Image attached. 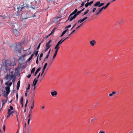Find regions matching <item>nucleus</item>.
I'll list each match as a JSON object with an SVG mask.
<instances>
[{
	"label": "nucleus",
	"instance_id": "nucleus-1",
	"mask_svg": "<svg viewBox=\"0 0 133 133\" xmlns=\"http://www.w3.org/2000/svg\"><path fill=\"white\" fill-rule=\"evenodd\" d=\"M16 65L14 61H11L8 60H3L2 61L1 68L5 70L4 71L5 73L9 72L11 69L9 67V65L14 66Z\"/></svg>",
	"mask_w": 133,
	"mask_h": 133
},
{
	"label": "nucleus",
	"instance_id": "nucleus-2",
	"mask_svg": "<svg viewBox=\"0 0 133 133\" xmlns=\"http://www.w3.org/2000/svg\"><path fill=\"white\" fill-rule=\"evenodd\" d=\"M77 11V9H76L75 10L71 13L68 18V20L70 22L71 21L76 17V16L75 14Z\"/></svg>",
	"mask_w": 133,
	"mask_h": 133
},
{
	"label": "nucleus",
	"instance_id": "nucleus-3",
	"mask_svg": "<svg viewBox=\"0 0 133 133\" xmlns=\"http://www.w3.org/2000/svg\"><path fill=\"white\" fill-rule=\"evenodd\" d=\"M31 5H30V8H32L34 9H36L38 7L39 5L37 1H35L31 2Z\"/></svg>",
	"mask_w": 133,
	"mask_h": 133
},
{
	"label": "nucleus",
	"instance_id": "nucleus-4",
	"mask_svg": "<svg viewBox=\"0 0 133 133\" xmlns=\"http://www.w3.org/2000/svg\"><path fill=\"white\" fill-rule=\"evenodd\" d=\"M22 47L21 44L20 43L17 45L15 47V52L21 53Z\"/></svg>",
	"mask_w": 133,
	"mask_h": 133
},
{
	"label": "nucleus",
	"instance_id": "nucleus-5",
	"mask_svg": "<svg viewBox=\"0 0 133 133\" xmlns=\"http://www.w3.org/2000/svg\"><path fill=\"white\" fill-rule=\"evenodd\" d=\"M13 75H10V74H8L7 73L6 75L4 77V79L6 80H8L9 81H10L11 80L12 78V76Z\"/></svg>",
	"mask_w": 133,
	"mask_h": 133
},
{
	"label": "nucleus",
	"instance_id": "nucleus-6",
	"mask_svg": "<svg viewBox=\"0 0 133 133\" xmlns=\"http://www.w3.org/2000/svg\"><path fill=\"white\" fill-rule=\"evenodd\" d=\"M23 1V4L22 6L23 7L25 8L26 7L28 9L30 8V5H29L28 3V1H25L24 0H22Z\"/></svg>",
	"mask_w": 133,
	"mask_h": 133
},
{
	"label": "nucleus",
	"instance_id": "nucleus-7",
	"mask_svg": "<svg viewBox=\"0 0 133 133\" xmlns=\"http://www.w3.org/2000/svg\"><path fill=\"white\" fill-rule=\"evenodd\" d=\"M15 111H10V110H8L7 112L8 115L6 118H9L11 114H12V116H13L12 114L14 113Z\"/></svg>",
	"mask_w": 133,
	"mask_h": 133
},
{
	"label": "nucleus",
	"instance_id": "nucleus-8",
	"mask_svg": "<svg viewBox=\"0 0 133 133\" xmlns=\"http://www.w3.org/2000/svg\"><path fill=\"white\" fill-rule=\"evenodd\" d=\"M13 31L15 36H19L20 34L19 32V31L17 30L16 29H14Z\"/></svg>",
	"mask_w": 133,
	"mask_h": 133
},
{
	"label": "nucleus",
	"instance_id": "nucleus-9",
	"mask_svg": "<svg viewBox=\"0 0 133 133\" xmlns=\"http://www.w3.org/2000/svg\"><path fill=\"white\" fill-rule=\"evenodd\" d=\"M38 79H37L36 78H35L34 79V80L32 85L33 86H34V90L35 89V86L37 83V82L38 81Z\"/></svg>",
	"mask_w": 133,
	"mask_h": 133
},
{
	"label": "nucleus",
	"instance_id": "nucleus-10",
	"mask_svg": "<svg viewBox=\"0 0 133 133\" xmlns=\"http://www.w3.org/2000/svg\"><path fill=\"white\" fill-rule=\"evenodd\" d=\"M90 44L92 46H94L96 44V41L94 39H92L90 42Z\"/></svg>",
	"mask_w": 133,
	"mask_h": 133
},
{
	"label": "nucleus",
	"instance_id": "nucleus-11",
	"mask_svg": "<svg viewBox=\"0 0 133 133\" xmlns=\"http://www.w3.org/2000/svg\"><path fill=\"white\" fill-rule=\"evenodd\" d=\"M87 18V17H85L83 18L82 19H80L79 20H78V23H81L83 22V21H84Z\"/></svg>",
	"mask_w": 133,
	"mask_h": 133
},
{
	"label": "nucleus",
	"instance_id": "nucleus-12",
	"mask_svg": "<svg viewBox=\"0 0 133 133\" xmlns=\"http://www.w3.org/2000/svg\"><path fill=\"white\" fill-rule=\"evenodd\" d=\"M51 95L53 97L56 96L57 94V92L56 91L52 92H51Z\"/></svg>",
	"mask_w": 133,
	"mask_h": 133
},
{
	"label": "nucleus",
	"instance_id": "nucleus-13",
	"mask_svg": "<svg viewBox=\"0 0 133 133\" xmlns=\"http://www.w3.org/2000/svg\"><path fill=\"white\" fill-rule=\"evenodd\" d=\"M28 125H29L30 121L31 119L32 118L31 117V115L30 114H29L28 116Z\"/></svg>",
	"mask_w": 133,
	"mask_h": 133
},
{
	"label": "nucleus",
	"instance_id": "nucleus-14",
	"mask_svg": "<svg viewBox=\"0 0 133 133\" xmlns=\"http://www.w3.org/2000/svg\"><path fill=\"white\" fill-rule=\"evenodd\" d=\"M12 76V81L13 83H14L16 79L17 75L15 74L13 76Z\"/></svg>",
	"mask_w": 133,
	"mask_h": 133
},
{
	"label": "nucleus",
	"instance_id": "nucleus-15",
	"mask_svg": "<svg viewBox=\"0 0 133 133\" xmlns=\"http://www.w3.org/2000/svg\"><path fill=\"white\" fill-rule=\"evenodd\" d=\"M24 8L23 7V6H22L21 7L19 6L17 8V9L18 10V12H20V11L22 10Z\"/></svg>",
	"mask_w": 133,
	"mask_h": 133
},
{
	"label": "nucleus",
	"instance_id": "nucleus-16",
	"mask_svg": "<svg viewBox=\"0 0 133 133\" xmlns=\"http://www.w3.org/2000/svg\"><path fill=\"white\" fill-rule=\"evenodd\" d=\"M5 89L7 93H9L10 90V87H9L7 86L5 88Z\"/></svg>",
	"mask_w": 133,
	"mask_h": 133
},
{
	"label": "nucleus",
	"instance_id": "nucleus-17",
	"mask_svg": "<svg viewBox=\"0 0 133 133\" xmlns=\"http://www.w3.org/2000/svg\"><path fill=\"white\" fill-rule=\"evenodd\" d=\"M55 54H54V58L55 57H56V56L57 54V52H58V51L59 50V49L56 48H55Z\"/></svg>",
	"mask_w": 133,
	"mask_h": 133
},
{
	"label": "nucleus",
	"instance_id": "nucleus-18",
	"mask_svg": "<svg viewBox=\"0 0 133 133\" xmlns=\"http://www.w3.org/2000/svg\"><path fill=\"white\" fill-rule=\"evenodd\" d=\"M123 18H121L119 21H118L117 23H118L119 25H120L123 22Z\"/></svg>",
	"mask_w": 133,
	"mask_h": 133
},
{
	"label": "nucleus",
	"instance_id": "nucleus-19",
	"mask_svg": "<svg viewBox=\"0 0 133 133\" xmlns=\"http://www.w3.org/2000/svg\"><path fill=\"white\" fill-rule=\"evenodd\" d=\"M20 81H18L17 83V90H18L19 89V87H20Z\"/></svg>",
	"mask_w": 133,
	"mask_h": 133
},
{
	"label": "nucleus",
	"instance_id": "nucleus-20",
	"mask_svg": "<svg viewBox=\"0 0 133 133\" xmlns=\"http://www.w3.org/2000/svg\"><path fill=\"white\" fill-rule=\"evenodd\" d=\"M41 69V67H39L38 68V69L35 72V73L34 76H36L37 73Z\"/></svg>",
	"mask_w": 133,
	"mask_h": 133
},
{
	"label": "nucleus",
	"instance_id": "nucleus-21",
	"mask_svg": "<svg viewBox=\"0 0 133 133\" xmlns=\"http://www.w3.org/2000/svg\"><path fill=\"white\" fill-rule=\"evenodd\" d=\"M22 68V66L21 65V64L19 65L18 66L17 68H16L15 70L16 71H17L19 69H21Z\"/></svg>",
	"mask_w": 133,
	"mask_h": 133
},
{
	"label": "nucleus",
	"instance_id": "nucleus-22",
	"mask_svg": "<svg viewBox=\"0 0 133 133\" xmlns=\"http://www.w3.org/2000/svg\"><path fill=\"white\" fill-rule=\"evenodd\" d=\"M100 4V2L99 1L98 2H97L94 5V6H98L99 5V4Z\"/></svg>",
	"mask_w": 133,
	"mask_h": 133
},
{
	"label": "nucleus",
	"instance_id": "nucleus-23",
	"mask_svg": "<svg viewBox=\"0 0 133 133\" xmlns=\"http://www.w3.org/2000/svg\"><path fill=\"white\" fill-rule=\"evenodd\" d=\"M9 94V93H7V92L5 91L4 92V96L5 97H7Z\"/></svg>",
	"mask_w": 133,
	"mask_h": 133
},
{
	"label": "nucleus",
	"instance_id": "nucleus-24",
	"mask_svg": "<svg viewBox=\"0 0 133 133\" xmlns=\"http://www.w3.org/2000/svg\"><path fill=\"white\" fill-rule=\"evenodd\" d=\"M97 119L96 117H94V118H92L91 120V123H92L94 121Z\"/></svg>",
	"mask_w": 133,
	"mask_h": 133
},
{
	"label": "nucleus",
	"instance_id": "nucleus-25",
	"mask_svg": "<svg viewBox=\"0 0 133 133\" xmlns=\"http://www.w3.org/2000/svg\"><path fill=\"white\" fill-rule=\"evenodd\" d=\"M35 68L34 67L31 70V74L34 73L35 70Z\"/></svg>",
	"mask_w": 133,
	"mask_h": 133
},
{
	"label": "nucleus",
	"instance_id": "nucleus-26",
	"mask_svg": "<svg viewBox=\"0 0 133 133\" xmlns=\"http://www.w3.org/2000/svg\"><path fill=\"white\" fill-rule=\"evenodd\" d=\"M59 45H60V44L58 43L57 44H56V45L55 46V48L59 49Z\"/></svg>",
	"mask_w": 133,
	"mask_h": 133
},
{
	"label": "nucleus",
	"instance_id": "nucleus-27",
	"mask_svg": "<svg viewBox=\"0 0 133 133\" xmlns=\"http://www.w3.org/2000/svg\"><path fill=\"white\" fill-rule=\"evenodd\" d=\"M59 45H60V44L58 43L57 44H56V45L55 46V48L59 49Z\"/></svg>",
	"mask_w": 133,
	"mask_h": 133
},
{
	"label": "nucleus",
	"instance_id": "nucleus-28",
	"mask_svg": "<svg viewBox=\"0 0 133 133\" xmlns=\"http://www.w3.org/2000/svg\"><path fill=\"white\" fill-rule=\"evenodd\" d=\"M14 70L10 71V72L9 74H10V75H14L15 74L16 72L14 73V74H13L14 72Z\"/></svg>",
	"mask_w": 133,
	"mask_h": 133
},
{
	"label": "nucleus",
	"instance_id": "nucleus-29",
	"mask_svg": "<svg viewBox=\"0 0 133 133\" xmlns=\"http://www.w3.org/2000/svg\"><path fill=\"white\" fill-rule=\"evenodd\" d=\"M26 56V55H22L21 56H20L19 58V59H21L22 58H24Z\"/></svg>",
	"mask_w": 133,
	"mask_h": 133
},
{
	"label": "nucleus",
	"instance_id": "nucleus-30",
	"mask_svg": "<svg viewBox=\"0 0 133 133\" xmlns=\"http://www.w3.org/2000/svg\"><path fill=\"white\" fill-rule=\"evenodd\" d=\"M35 14H34L33 16H30V17H26L25 18H24V19H26L27 18H29L33 17H34L36 16V15H35Z\"/></svg>",
	"mask_w": 133,
	"mask_h": 133
},
{
	"label": "nucleus",
	"instance_id": "nucleus-31",
	"mask_svg": "<svg viewBox=\"0 0 133 133\" xmlns=\"http://www.w3.org/2000/svg\"><path fill=\"white\" fill-rule=\"evenodd\" d=\"M51 46V45L50 44H46V47L47 48H48V49H49V48Z\"/></svg>",
	"mask_w": 133,
	"mask_h": 133
},
{
	"label": "nucleus",
	"instance_id": "nucleus-32",
	"mask_svg": "<svg viewBox=\"0 0 133 133\" xmlns=\"http://www.w3.org/2000/svg\"><path fill=\"white\" fill-rule=\"evenodd\" d=\"M81 11H77L76 13H75V15H76V16H77V15H78L80 13H81Z\"/></svg>",
	"mask_w": 133,
	"mask_h": 133
},
{
	"label": "nucleus",
	"instance_id": "nucleus-33",
	"mask_svg": "<svg viewBox=\"0 0 133 133\" xmlns=\"http://www.w3.org/2000/svg\"><path fill=\"white\" fill-rule=\"evenodd\" d=\"M27 131L29 132H30L31 131V129L30 127H29L27 128Z\"/></svg>",
	"mask_w": 133,
	"mask_h": 133
},
{
	"label": "nucleus",
	"instance_id": "nucleus-34",
	"mask_svg": "<svg viewBox=\"0 0 133 133\" xmlns=\"http://www.w3.org/2000/svg\"><path fill=\"white\" fill-rule=\"evenodd\" d=\"M34 100L33 101L32 103V105L31 106V109H32L33 108V107L34 106Z\"/></svg>",
	"mask_w": 133,
	"mask_h": 133
},
{
	"label": "nucleus",
	"instance_id": "nucleus-35",
	"mask_svg": "<svg viewBox=\"0 0 133 133\" xmlns=\"http://www.w3.org/2000/svg\"><path fill=\"white\" fill-rule=\"evenodd\" d=\"M89 10H87L84 13V14L82 15V16H84L87 14L89 12Z\"/></svg>",
	"mask_w": 133,
	"mask_h": 133
},
{
	"label": "nucleus",
	"instance_id": "nucleus-36",
	"mask_svg": "<svg viewBox=\"0 0 133 133\" xmlns=\"http://www.w3.org/2000/svg\"><path fill=\"white\" fill-rule=\"evenodd\" d=\"M102 9H101L99 10V11L96 14V15H98V14H99L102 11Z\"/></svg>",
	"mask_w": 133,
	"mask_h": 133
},
{
	"label": "nucleus",
	"instance_id": "nucleus-37",
	"mask_svg": "<svg viewBox=\"0 0 133 133\" xmlns=\"http://www.w3.org/2000/svg\"><path fill=\"white\" fill-rule=\"evenodd\" d=\"M3 130L4 132L5 131V124H4L3 125Z\"/></svg>",
	"mask_w": 133,
	"mask_h": 133
},
{
	"label": "nucleus",
	"instance_id": "nucleus-38",
	"mask_svg": "<svg viewBox=\"0 0 133 133\" xmlns=\"http://www.w3.org/2000/svg\"><path fill=\"white\" fill-rule=\"evenodd\" d=\"M10 109H8V110H10V111H11L13 109V107H12L11 106H10Z\"/></svg>",
	"mask_w": 133,
	"mask_h": 133
},
{
	"label": "nucleus",
	"instance_id": "nucleus-39",
	"mask_svg": "<svg viewBox=\"0 0 133 133\" xmlns=\"http://www.w3.org/2000/svg\"><path fill=\"white\" fill-rule=\"evenodd\" d=\"M104 4L103 3H100V4H99V5L98 7H100L102 6H103L104 5Z\"/></svg>",
	"mask_w": 133,
	"mask_h": 133
},
{
	"label": "nucleus",
	"instance_id": "nucleus-40",
	"mask_svg": "<svg viewBox=\"0 0 133 133\" xmlns=\"http://www.w3.org/2000/svg\"><path fill=\"white\" fill-rule=\"evenodd\" d=\"M2 18L3 19H5L6 18H7V17H8L6 16H2ZM10 17V16H9L8 17Z\"/></svg>",
	"mask_w": 133,
	"mask_h": 133
},
{
	"label": "nucleus",
	"instance_id": "nucleus-41",
	"mask_svg": "<svg viewBox=\"0 0 133 133\" xmlns=\"http://www.w3.org/2000/svg\"><path fill=\"white\" fill-rule=\"evenodd\" d=\"M39 56V55H38L37 56V59H36V63L37 64H38V58Z\"/></svg>",
	"mask_w": 133,
	"mask_h": 133
},
{
	"label": "nucleus",
	"instance_id": "nucleus-42",
	"mask_svg": "<svg viewBox=\"0 0 133 133\" xmlns=\"http://www.w3.org/2000/svg\"><path fill=\"white\" fill-rule=\"evenodd\" d=\"M55 29V28L52 30L51 33L50 34H51V35L54 32Z\"/></svg>",
	"mask_w": 133,
	"mask_h": 133
},
{
	"label": "nucleus",
	"instance_id": "nucleus-43",
	"mask_svg": "<svg viewBox=\"0 0 133 133\" xmlns=\"http://www.w3.org/2000/svg\"><path fill=\"white\" fill-rule=\"evenodd\" d=\"M71 26V24L69 25L68 26H66L65 27V29H66V28L68 29V28H69Z\"/></svg>",
	"mask_w": 133,
	"mask_h": 133
},
{
	"label": "nucleus",
	"instance_id": "nucleus-44",
	"mask_svg": "<svg viewBox=\"0 0 133 133\" xmlns=\"http://www.w3.org/2000/svg\"><path fill=\"white\" fill-rule=\"evenodd\" d=\"M23 97H21V99L20 100V102L21 103H23Z\"/></svg>",
	"mask_w": 133,
	"mask_h": 133
},
{
	"label": "nucleus",
	"instance_id": "nucleus-45",
	"mask_svg": "<svg viewBox=\"0 0 133 133\" xmlns=\"http://www.w3.org/2000/svg\"><path fill=\"white\" fill-rule=\"evenodd\" d=\"M47 65V63H46L45 64L44 67H43V68L44 69H45L46 68V66Z\"/></svg>",
	"mask_w": 133,
	"mask_h": 133
},
{
	"label": "nucleus",
	"instance_id": "nucleus-46",
	"mask_svg": "<svg viewBox=\"0 0 133 133\" xmlns=\"http://www.w3.org/2000/svg\"><path fill=\"white\" fill-rule=\"evenodd\" d=\"M89 5L88 4V2H87L85 4V6L86 8H87Z\"/></svg>",
	"mask_w": 133,
	"mask_h": 133
},
{
	"label": "nucleus",
	"instance_id": "nucleus-47",
	"mask_svg": "<svg viewBox=\"0 0 133 133\" xmlns=\"http://www.w3.org/2000/svg\"><path fill=\"white\" fill-rule=\"evenodd\" d=\"M28 87L26 88L27 90H28L30 89V85L29 84H28Z\"/></svg>",
	"mask_w": 133,
	"mask_h": 133
},
{
	"label": "nucleus",
	"instance_id": "nucleus-48",
	"mask_svg": "<svg viewBox=\"0 0 133 133\" xmlns=\"http://www.w3.org/2000/svg\"><path fill=\"white\" fill-rule=\"evenodd\" d=\"M51 40H50L47 43H46V44H49L51 42Z\"/></svg>",
	"mask_w": 133,
	"mask_h": 133
},
{
	"label": "nucleus",
	"instance_id": "nucleus-49",
	"mask_svg": "<svg viewBox=\"0 0 133 133\" xmlns=\"http://www.w3.org/2000/svg\"><path fill=\"white\" fill-rule=\"evenodd\" d=\"M85 2H82V3L81 4V6H80V8H81V7L83 6H84V3H85Z\"/></svg>",
	"mask_w": 133,
	"mask_h": 133
},
{
	"label": "nucleus",
	"instance_id": "nucleus-50",
	"mask_svg": "<svg viewBox=\"0 0 133 133\" xmlns=\"http://www.w3.org/2000/svg\"><path fill=\"white\" fill-rule=\"evenodd\" d=\"M41 43H40L39 44L37 49H39V48L40 47V45H41Z\"/></svg>",
	"mask_w": 133,
	"mask_h": 133
},
{
	"label": "nucleus",
	"instance_id": "nucleus-51",
	"mask_svg": "<svg viewBox=\"0 0 133 133\" xmlns=\"http://www.w3.org/2000/svg\"><path fill=\"white\" fill-rule=\"evenodd\" d=\"M28 103V100L27 99L26 101V103H25V108H26V107Z\"/></svg>",
	"mask_w": 133,
	"mask_h": 133
},
{
	"label": "nucleus",
	"instance_id": "nucleus-52",
	"mask_svg": "<svg viewBox=\"0 0 133 133\" xmlns=\"http://www.w3.org/2000/svg\"><path fill=\"white\" fill-rule=\"evenodd\" d=\"M38 50L37 51H36L35 52V54L36 56H37V55H38Z\"/></svg>",
	"mask_w": 133,
	"mask_h": 133
},
{
	"label": "nucleus",
	"instance_id": "nucleus-53",
	"mask_svg": "<svg viewBox=\"0 0 133 133\" xmlns=\"http://www.w3.org/2000/svg\"><path fill=\"white\" fill-rule=\"evenodd\" d=\"M93 3V1H91L89 3L88 2V4L89 5H91L92 4V3Z\"/></svg>",
	"mask_w": 133,
	"mask_h": 133
},
{
	"label": "nucleus",
	"instance_id": "nucleus-54",
	"mask_svg": "<svg viewBox=\"0 0 133 133\" xmlns=\"http://www.w3.org/2000/svg\"><path fill=\"white\" fill-rule=\"evenodd\" d=\"M75 31V30H74L70 34H69V36H70L72 34V33H74Z\"/></svg>",
	"mask_w": 133,
	"mask_h": 133
},
{
	"label": "nucleus",
	"instance_id": "nucleus-55",
	"mask_svg": "<svg viewBox=\"0 0 133 133\" xmlns=\"http://www.w3.org/2000/svg\"><path fill=\"white\" fill-rule=\"evenodd\" d=\"M14 113L15 114L16 116L18 115V113L16 111H15Z\"/></svg>",
	"mask_w": 133,
	"mask_h": 133
},
{
	"label": "nucleus",
	"instance_id": "nucleus-56",
	"mask_svg": "<svg viewBox=\"0 0 133 133\" xmlns=\"http://www.w3.org/2000/svg\"><path fill=\"white\" fill-rule=\"evenodd\" d=\"M110 4V3L109 2L108 3H107L106 5L105 6L106 8H107Z\"/></svg>",
	"mask_w": 133,
	"mask_h": 133
},
{
	"label": "nucleus",
	"instance_id": "nucleus-57",
	"mask_svg": "<svg viewBox=\"0 0 133 133\" xmlns=\"http://www.w3.org/2000/svg\"><path fill=\"white\" fill-rule=\"evenodd\" d=\"M48 49H48V48H47L46 47H45V49L44 50V52H46V51H48Z\"/></svg>",
	"mask_w": 133,
	"mask_h": 133
},
{
	"label": "nucleus",
	"instance_id": "nucleus-58",
	"mask_svg": "<svg viewBox=\"0 0 133 133\" xmlns=\"http://www.w3.org/2000/svg\"><path fill=\"white\" fill-rule=\"evenodd\" d=\"M12 83L11 82L10 83L8 84V86L9 87H10L12 85Z\"/></svg>",
	"mask_w": 133,
	"mask_h": 133
},
{
	"label": "nucleus",
	"instance_id": "nucleus-59",
	"mask_svg": "<svg viewBox=\"0 0 133 133\" xmlns=\"http://www.w3.org/2000/svg\"><path fill=\"white\" fill-rule=\"evenodd\" d=\"M31 74H29V75H28L27 76V77L28 78H30V77H31Z\"/></svg>",
	"mask_w": 133,
	"mask_h": 133
},
{
	"label": "nucleus",
	"instance_id": "nucleus-60",
	"mask_svg": "<svg viewBox=\"0 0 133 133\" xmlns=\"http://www.w3.org/2000/svg\"><path fill=\"white\" fill-rule=\"evenodd\" d=\"M106 8H106L105 6H103L101 9L103 10V9H105Z\"/></svg>",
	"mask_w": 133,
	"mask_h": 133
},
{
	"label": "nucleus",
	"instance_id": "nucleus-61",
	"mask_svg": "<svg viewBox=\"0 0 133 133\" xmlns=\"http://www.w3.org/2000/svg\"><path fill=\"white\" fill-rule=\"evenodd\" d=\"M99 133H105L104 131L102 130H101L99 132Z\"/></svg>",
	"mask_w": 133,
	"mask_h": 133
},
{
	"label": "nucleus",
	"instance_id": "nucleus-62",
	"mask_svg": "<svg viewBox=\"0 0 133 133\" xmlns=\"http://www.w3.org/2000/svg\"><path fill=\"white\" fill-rule=\"evenodd\" d=\"M59 44H61L62 43V41H61V40L59 41L58 42Z\"/></svg>",
	"mask_w": 133,
	"mask_h": 133
},
{
	"label": "nucleus",
	"instance_id": "nucleus-63",
	"mask_svg": "<svg viewBox=\"0 0 133 133\" xmlns=\"http://www.w3.org/2000/svg\"><path fill=\"white\" fill-rule=\"evenodd\" d=\"M35 54V52H34V53L33 54H32V55H31L30 57L31 58H32L33 57L34 55Z\"/></svg>",
	"mask_w": 133,
	"mask_h": 133
},
{
	"label": "nucleus",
	"instance_id": "nucleus-64",
	"mask_svg": "<svg viewBox=\"0 0 133 133\" xmlns=\"http://www.w3.org/2000/svg\"><path fill=\"white\" fill-rule=\"evenodd\" d=\"M62 17V16H61V15H59V17H57L56 18V19H59V18H61V17Z\"/></svg>",
	"mask_w": 133,
	"mask_h": 133
}]
</instances>
